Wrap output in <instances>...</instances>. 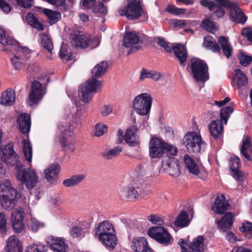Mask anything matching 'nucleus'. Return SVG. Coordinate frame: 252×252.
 <instances>
[{
	"label": "nucleus",
	"mask_w": 252,
	"mask_h": 252,
	"mask_svg": "<svg viewBox=\"0 0 252 252\" xmlns=\"http://www.w3.org/2000/svg\"><path fill=\"white\" fill-rule=\"evenodd\" d=\"M166 143L161 139L153 137L149 143V155L153 158H161L166 149Z\"/></svg>",
	"instance_id": "obj_11"
},
{
	"label": "nucleus",
	"mask_w": 252,
	"mask_h": 252,
	"mask_svg": "<svg viewBox=\"0 0 252 252\" xmlns=\"http://www.w3.org/2000/svg\"><path fill=\"white\" fill-rule=\"evenodd\" d=\"M60 168V165L58 163L55 162L50 165L44 170L45 179L51 183L56 182Z\"/></svg>",
	"instance_id": "obj_26"
},
{
	"label": "nucleus",
	"mask_w": 252,
	"mask_h": 252,
	"mask_svg": "<svg viewBox=\"0 0 252 252\" xmlns=\"http://www.w3.org/2000/svg\"><path fill=\"white\" fill-rule=\"evenodd\" d=\"M204 237L199 235L193 239L192 243L188 245L189 252H204L205 249Z\"/></svg>",
	"instance_id": "obj_29"
},
{
	"label": "nucleus",
	"mask_w": 252,
	"mask_h": 252,
	"mask_svg": "<svg viewBox=\"0 0 252 252\" xmlns=\"http://www.w3.org/2000/svg\"><path fill=\"white\" fill-rule=\"evenodd\" d=\"M40 39L42 47L46 49L49 53H52L53 45L50 37L45 33H42L40 35Z\"/></svg>",
	"instance_id": "obj_48"
},
{
	"label": "nucleus",
	"mask_w": 252,
	"mask_h": 252,
	"mask_svg": "<svg viewBox=\"0 0 252 252\" xmlns=\"http://www.w3.org/2000/svg\"><path fill=\"white\" fill-rule=\"evenodd\" d=\"M184 138V144L189 153L197 154L202 147H204L205 143L202 141L201 136L195 131L188 132Z\"/></svg>",
	"instance_id": "obj_8"
},
{
	"label": "nucleus",
	"mask_w": 252,
	"mask_h": 252,
	"mask_svg": "<svg viewBox=\"0 0 252 252\" xmlns=\"http://www.w3.org/2000/svg\"><path fill=\"white\" fill-rule=\"evenodd\" d=\"M23 153L26 159L30 162H32V145L29 140L24 139L23 140Z\"/></svg>",
	"instance_id": "obj_44"
},
{
	"label": "nucleus",
	"mask_w": 252,
	"mask_h": 252,
	"mask_svg": "<svg viewBox=\"0 0 252 252\" xmlns=\"http://www.w3.org/2000/svg\"><path fill=\"white\" fill-rule=\"evenodd\" d=\"M229 204L223 194L218 195L216 198L212 210L214 213L222 215L228 209Z\"/></svg>",
	"instance_id": "obj_22"
},
{
	"label": "nucleus",
	"mask_w": 252,
	"mask_h": 252,
	"mask_svg": "<svg viewBox=\"0 0 252 252\" xmlns=\"http://www.w3.org/2000/svg\"><path fill=\"white\" fill-rule=\"evenodd\" d=\"M163 165L166 166L165 168L169 173L172 176H178L180 174V171L178 163L173 157H168L165 158L163 161Z\"/></svg>",
	"instance_id": "obj_24"
},
{
	"label": "nucleus",
	"mask_w": 252,
	"mask_h": 252,
	"mask_svg": "<svg viewBox=\"0 0 252 252\" xmlns=\"http://www.w3.org/2000/svg\"><path fill=\"white\" fill-rule=\"evenodd\" d=\"M0 44L2 45H10L13 50L17 51L13 58L10 59L12 65L16 70H19L22 66L20 59L27 61L31 58L32 51L27 47L20 46V43L8 35L5 31L0 28Z\"/></svg>",
	"instance_id": "obj_3"
},
{
	"label": "nucleus",
	"mask_w": 252,
	"mask_h": 252,
	"mask_svg": "<svg viewBox=\"0 0 252 252\" xmlns=\"http://www.w3.org/2000/svg\"><path fill=\"white\" fill-rule=\"evenodd\" d=\"M119 194L122 198L134 200L138 196V192L132 186L122 188L119 190Z\"/></svg>",
	"instance_id": "obj_34"
},
{
	"label": "nucleus",
	"mask_w": 252,
	"mask_h": 252,
	"mask_svg": "<svg viewBox=\"0 0 252 252\" xmlns=\"http://www.w3.org/2000/svg\"><path fill=\"white\" fill-rule=\"evenodd\" d=\"M2 153L1 159L6 165L11 166L16 165V177L21 184L29 190L33 188L38 182L37 173L31 168H23L22 165L18 164L19 157L13 149V144L9 143L5 145Z\"/></svg>",
	"instance_id": "obj_1"
},
{
	"label": "nucleus",
	"mask_w": 252,
	"mask_h": 252,
	"mask_svg": "<svg viewBox=\"0 0 252 252\" xmlns=\"http://www.w3.org/2000/svg\"><path fill=\"white\" fill-rule=\"evenodd\" d=\"M48 247L45 244H32L29 246L26 252H46Z\"/></svg>",
	"instance_id": "obj_49"
},
{
	"label": "nucleus",
	"mask_w": 252,
	"mask_h": 252,
	"mask_svg": "<svg viewBox=\"0 0 252 252\" xmlns=\"http://www.w3.org/2000/svg\"><path fill=\"white\" fill-rule=\"evenodd\" d=\"M17 123L20 131L22 133H28L30 132L31 122L29 114L25 113H21L17 118Z\"/></svg>",
	"instance_id": "obj_25"
},
{
	"label": "nucleus",
	"mask_w": 252,
	"mask_h": 252,
	"mask_svg": "<svg viewBox=\"0 0 252 252\" xmlns=\"http://www.w3.org/2000/svg\"><path fill=\"white\" fill-rule=\"evenodd\" d=\"M112 232H115V229L112 224L107 220H103L99 223L95 228V237L98 239Z\"/></svg>",
	"instance_id": "obj_20"
},
{
	"label": "nucleus",
	"mask_w": 252,
	"mask_h": 252,
	"mask_svg": "<svg viewBox=\"0 0 252 252\" xmlns=\"http://www.w3.org/2000/svg\"><path fill=\"white\" fill-rule=\"evenodd\" d=\"M148 40V37L147 35L143 34L138 35L135 32H126L124 36L123 45L126 48H129L133 45L139 43H143Z\"/></svg>",
	"instance_id": "obj_12"
},
{
	"label": "nucleus",
	"mask_w": 252,
	"mask_h": 252,
	"mask_svg": "<svg viewBox=\"0 0 252 252\" xmlns=\"http://www.w3.org/2000/svg\"><path fill=\"white\" fill-rule=\"evenodd\" d=\"M0 8L6 14L11 10V6L5 0H0Z\"/></svg>",
	"instance_id": "obj_64"
},
{
	"label": "nucleus",
	"mask_w": 252,
	"mask_h": 252,
	"mask_svg": "<svg viewBox=\"0 0 252 252\" xmlns=\"http://www.w3.org/2000/svg\"><path fill=\"white\" fill-rule=\"evenodd\" d=\"M241 231L245 233L246 237L250 239L252 237V223L249 221H245L240 227Z\"/></svg>",
	"instance_id": "obj_50"
},
{
	"label": "nucleus",
	"mask_w": 252,
	"mask_h": 252,
	"mask_svg": "<svg viewBox=\"0 0 252 252\" xmlns=\"http://www.w3.org/2000/svg\"><path fill=\"white\" fill-rule=\"evenodd\" d=\"M137 130V128L134 126H130L126 129L124 139L129 146L133 147L138 145V142L136 140Z\"/></svg>",
	"instance_id": "obj_30"
},
{
	"label": "nucleus",
	"mask_w": 252,
	"mask_h": 252,
	"mask_svg": "<svg viewBox=\"0 0 252 252\" xmlns=\"http://www.w3.org/2000/svg\"><path fill=\"white\" fill-rule=\"evenodd\" d=\"M189 68L197 82H205L209 79L208 67L204 61L198 58L191 59Z\"/></svg>",
	"instance_id": "obj_6"
},
{
	"label": "nucleus",
	"mask_w": 252,
	"mask_h": 252,
	"mask_svg": "<svg viewBox=\"0 0 252 252\" xmlns=\"http://www.w3.org/2000/svg\"><path fill=\"white\" fill-rule=\"evenodd\" d=\"M234 109L231 106H228L222 108L220 113V120L221 123L226 125L229 118L231 114L233 112Z\"/></svg>",
	"instance_id": "obj_47"
},
{
	"label": "nucleus",
	"mask_w": 252,
	"mask_h": 252,
	"mask_svg": "<svg viewBox=\"0 0 252 252\" xmlns=\"http://www.w3.org/2000/svg\"><path fill=\"white\" fill-rule=\"evenodd\" d=\"M70 235L73 238H82L88 233V230L79 226H73L69 231Z\"/></svg>",
	"instance_id": "obj_46"
},
{
	"label": "nucleus",
	"mask_w": 252,
	"mask_h": 252,
	"mask_svg": "<svg viewBox=\"0 0 252 252\" xmlns=\"http://www.w3.org/2000/svg\"><path fill=\"white\" fill-rule=\"evenodd\" d=\"M43 226V223H40L36 220L32 219L31 221V230L34 232H37L39 228Z\"/></svg>",
	"instance_id": "obj_63"
},
{
	"label": "nucleus",
	"mask_w": 252,
	"mask_h": 252,
	"mask_svg": "<svg viewBox=\"0 0 252 252\" xmlns=\"http://www.w3.org/2000/svg\"><path fill=\"white\" fill-rule=\"evenodd\" d=\"M85 175L83 174L75 175L69 179L64 180L63 184L66 187L75 186L80 183L85 179Z\"/></svg>",
	"instance_id": "obj_39"
},
{
	"label": "nucleus",
	"mask_w": 252,
	"mask_h": 252,
	"mask_svg": "<svg viewBox=\"0 0 252 252\" xmlns=\"http://www.w3.org/2000/svg\"><path fill=\"white\" fill-rule=\"evenodd\" d=\"M12 226L14 231L16 233H20L23 230L24 225L23 221H11Z\"/></svg>",
	"instance_id": "obj_60"
},
{
	"label": "nucleus",
	"mask_w": 252,
	"mask_h": 252,
	"mask_svg": "<svg viewBox=\"0 0 252 252\" xmlns=\"http://www.w3.org/2000/svg\"><path fill=\"white\" fill-rule=\"evenodd\" d=\"M43 95L42 84L39 81L34 80L32 83L31 90L29 95L30 105L32 106L39 103Z\"/></svg>",
	"instance_id": "obj_14"
},
{
	"label": "nucleus",
	"mask_w": 252,
	"mask_h": 252,
	"mask_svg": "<svg viewBox=\"0 0 252 252\" xmlns=\"http://www.w3.org/2000/svg\"><path fill=\"white\" fill-rule=\"evenodd\" d=\"M46 242L54 252H67L68 249L63 238L50 236L46 238Z\"/></svg>",
	"instance_id": "obj_13"
},
{
	"label": "nucleus",
	"mask_w": 252,
	"mask_h": 252,
	"mask_svg": "<svg viewBox=\"0 0 252 252\" xmlns=\"http://www.w3.org/2000/svg\"><path fill=\"white\" fill-rule=\"evenodd\" d=\"M5 249L7 252H23L22 244L14 236H11L8 238Z\"/></svg>",
	"instance_id": "obj_32"
},
{
	"label": "nucleus",
	"mask_w": 252,
	"mask_h": 252,
	"mask_svg": "<svg viewBox=\"0 0 252 252\" xmlns=\"http://www.w3.org/2000/svg\"><path fill=\"white\" fill-rule=\"evenodd\" d=\"M158 42L157 44L160 46L162 47L164 49L169 53H172V46H170V43L166 41L165 39L163 37H158L157 38Z\"/></svg>",
	"instance_id": "obj_56"
},
{
	"label": "nucleus",
	"mask_w": 252,
	"mask_h": 252,
	"mask_svg": "<svg viewBox=\"0 0 252 252\" xmlns=\"http://www.w3.org/2000/svg\"><path fill=\"white\" fill-rule=\"evenodd\" d=\"M131 247L136 252H156L148 246L146 239L143 237L134 238Z\"/></svg>",
	"instance_id": "obj_19"
},
{
	"label": "nucleus",
	"mask_w": 252,
	"mask_h": 252,
	"mask_svg": "<svg viewBox=\"0 0 252 252\" xmlns=\"http://www.w3.org/2000/svg\"><path fill=\"white\" fill-rule=\"evenodd\" d=\"M172 51L176 58L179 61L180 64L185 66L188 56L186 47L180 43H175L172 45Z\"/></svg>",
	"instance_id": "obj_15"
},
{
	"label": "nucleus",
	"mask_w": 252,
	"mask_h": 252,
	"mask_svg": "<svg viewBox=\"0 0 252 252\" xmlns=\"http://www.w3.org/2000/svg\"><path fill=\"white\" fill-rule=\"evenodd\" d=\"M122 151V148L120 146H117L111 150L102 153L101 155L105 159H111L119 155Z\"/></svg>",
	"instance_id": "obj_45"
},
{
	"label": "nucleus",
	"mask_w": 252,
	"mask_h": 252,
	"mask_svg": "<svg viewBox=\"0 0 252 252\" xmlns=\"http://www.w3.org/2000/svg\"><path fill=\"white\" fill-rule=\"evenodd\" d=\"M152 101L150 94L142 93L134 97L132 101V107L139 115L147 116L150 114Z\"/></svg>",
	"instance_id": "obj_5"
},
{
	"label": "nucleus",
	"mask_w": 252,
	"mask_h": 252,
	"mask_svg": "<svg viewBox=\"0 0 252 252\" xmlns=\"http://www.w3.org/2000/svg\"><path fill=\"white\" fill-rule=\"evenodd\" d=\"M143 12L139 2L135 0H129L127 5L120 11V14L125 16L129 20H134L140 17Z\"/></svg>",
	"instance_id": "obj_10"
},
{
	"label": "nucleus",
	"mask_w": 252,
	"mask_h": 252,
	"mask_svg": "<svg viewBox=\"0 0 252 252\" xmlns=\"http://www.w3.org/2000/svg\"><path fill=\"white\" fill-rule=\"evenodd\" d=\"M148 234L151 238L164 246L171 244L173 240L168 230L160 226H155L150 228Z\"/></svg>",
	"instance_id": "obj_9"
},
{
	"label": "nucleus",
	"mask_w": 252,
	"mask_h": 252,
	"mask_svg": "<svg viewBox=\"0 0 252 252\" xmlns=\"http://www.w3.org/2000/svg\"><path fill=\"white\" fill-rule=\"evenodd\" d=\"M240 153L248 161H252V144L250 136H243L240 147Z\"/></svg>",
	"instance_id": "obj_21"
},
{
	"label": "nucleus",
	"mask_w": 252,
	"mask_h": 252,
	"mask_svg": "<svg viewBox=\"0 0 252 252\" xmlns=\"http://www.w3.org/2000/svg\"><path fill=\"white\" fill-rule=\"evenodd\" d=\"M107 129V126L106 125L97 124L95 126V130L94 131V135L96 136H100L106 131Z\"/></svg>",
	"instance_id": "obj_59"
},
{
	"label": "nucleus",
	"mask_w": 252,
	"mask_h": 252,
	"mask_svg": "<svg viewBox=\"0 0 252 252\" xmlns=\"http://www.w3.org/2000/svg\"><path fill=\"white\" fill-rule=\"evenodd\" d=\"M24 216V212L23 209H15L11 214V221H23Z\"/></svg>",
	"instance_id": "obj_53"
},
{
	"label": "nucleus",
	"mask_w": 252,
	"mask_h": 252,
	"mask_svg": "<svg viewBox=\"0 0 252 252\" xmlns=\"http://www.w3.org/2000/svg\"><path fill=\"white\" fill-rule=\"evenodd\" d=\"M218 41L220 45V51H222L223 55L228 59L232 55L233 49L227 37L224 36H219Z\"/></svg>",
	"instance_id": "obj_33"
},
{
	"label": "nucleus",
	"mask_w": 252,
	"mask_h": 252,
	"mask_svg": "<svg viewBox=\"0 0 252 252\" xmlns=\"http://www.w3.org/2000/svg\"><path fill=\"white\" fill-rule=\"evenodd\" d=\"M108 67L106 61H102L95 65L92 70V78L87 81L85 84L81 85L78 92L81 98L85 103L89 102L92 99L94 94L100 90L102 82L96 79L104 74Z\"/></svg>",
	"instance_id": "obj_2"
},
{
	"label": "nucleus",
	"mask_w": 252,
	"mask_h": 252,
	"mask_svg": "<svg viewBox=\"0 0 252 252\" xmlns=\"http://www.w3.org/2000/svg\"><path fill=\"white\" fill-rule=\"evenodd\" d=\"M233 214L227 212L220 220H217V223L220 229L225 230L231 228L233 223Z\"/></svg>",
	"instance_id": "obj_35"
},
{
	"label": "nucleus",
	"mask_w": 252,
	"mask_h": 252,
	"mask_svg": "<svg viewBox=\"0 0 252 252\" xmlns=\"http://www.w3.org/2000/svg\"><path fill=\"white\" fill-rule=\"evenodd\" d=\"M184 161L186 168L189 172L193 174L197 175L200 173L198 166L195 161L189 155L186 154L184 156Z\"/></svg>",
	"instance_id": "obj_36"
},
{
	"label": "nucleus",
	"mask_w": 252,
	"mask_h": 252,
	"mask_svg": "<svg viewBox=\"0 0 252 252\" xmlns=\"http://www.w3.org/2000/svg\"><path fill=\"white\" fill-rule=\"evenodd\" d=\"M17 193L0 195V204L6 210H11L17 202Z\"/></svg>",
	"instance_id": "obj_23"
},
{
	"label": "nucleus",
	"mask_w": 252,
	"mask_h": 252,
	"mask_svg": "<svg viewBox=\"0 0 252 252\" xmlns=\"http://www.w3.org/2000/svg\"><path fill=\"white\" fill-rule=\"evenodd\" d=\"M242 35L246 37L247 39L252 43V28H244L241 32Z\"/></svg>",
	"instance_id": "obj_61"
},
{
	"label": "nucleus",
	"mask_w": 252,
	"mask_h": 252,
	"mask_svg": "<svg viewBox=\"0 0 252 252\" xmlns=\"http://www.w3.org/2000/svg\"><path fill=\"white\" fill-rule=\"evenodd\" d=\"M238 59L240 64L244 67L248 66L252 62V57L242 52L240 53Z\"/></svg>",
	"instance_id": "obj_52"
},
{
	"label": "nucleus",
	"mask_w": 252,
	"mask_h": 252,
	"mask_svg": "<svg viewBox=\"0 0 252 252\" xmlns=\"http://www.w3.org/2000/svg\"><path fill=\"white\" fill-rule=\"evenodd\" d=\"M161 75L159 72L148 70L144 68L141 71L139 79L143 80L146 78H151L156 81H158L160 78Z\"/></svg>",
	"instance_id": "obj_40"
},
{
	"label": "nucleus",
	"mask_w": 252,
	"mask_h": 252,
	"mask_svg": "<svg viewBox=\"0 0 252 252\" xmlns=\"http://www.w3.org/2000/svg\"><path fill=\"white\" fill-rule=\"evenodd\" d=\"M189 222L188 213L187 211L183 210L176 218L174 224L176 227L182 228L188 226Z\"/></svg>",
	"instance_id": "obj_38"
},
{
	"label": "nucleus",
	"mask_w": 252,
	"mask_h": 252,
	"mask_svg": "<svg viewBox=\"0 0 252 252\" xmlns=\"http://www.w3.org/2000/svg\"><path fill=\"white\" fill-rule=\"evenodd\" d=\"M229 9V17L232 21L241 24H244L246 23L247 20V17L239 7L237 3H235Z\"/></svg>",
	"instance_id": "obj_18"
},
{
	"label": "nucleus",
	"mask_w": 252,
	"mask_h": 252,
	"mask_svg": "<svg viewBox=\"0 0 252 252\" xmlns=\"http://www.w3.org/2000/svg\"><path fill=\"white\" fill-rule=\"evenodd\" d=\"M71 43L75 47L86 48L88 46L90 34H84L77 31L71 34Z\"/></svg>",
	"instance_id": "obj_16"
},
{
	"label": "nucleus",
	"mask_w": 252,
	"mask_h": 252,
	"mask_svg": "<svg viewBox=\"0 0 252 252\" xmlns=\"http://www.w3.org/2000/svg\"><path fill=\"white\" fill-rule=\"evenodd\" d=\"M209 129L211 135L215 139L222 137L223 126L219 120L212 121L209 125Z\"/></svg>",
	"instance_id": "obj_28"
},
{
	"label": "nucleus",
	"mask_w": 252,
	"mask_h": 252,
	"mask_svg": "<svg viewBox=\"0 0 252 252\" xmlns=\"http://www.w3.org/2000/svg\"><path fill=\"white\" fill-rule=\"evenodd\" d=\"M114 233L112 232L98 239L100 242L109 250H114L117 244V237Z\"/></svg>",
	"instance_id": "obj_31"
},
{
	"label": "nucleus",
	"mask_w": 252,
	"mask_h": 252,
	"mask_svg": "<svg viewBox=\"0 0 252 252\" xmlns=\"http://www.w3.org/2000/svg\"><path fill=\"white\" fill-rule=\"evenodd\" d=\"M93 11L94 13H99L105 15L107 12V9L103 3H101L95 6Z\"/></svg>",
	"instance_id": "obj_62"
},
{
	"label": "nucleus",
	"mask_w": 252,
	"mask_h": 252,
	"mask_svg": "<svg viewBox=\"0 0 252 252\" xmlns=\"http://www.w3.org/2000/svg\"><path fill=\"white\" fill-rule=\"evenodd\" d=\"M201 27L204 30L210 32H213L216 30L215 25L214 23L209 20H205L203 21L201 24Z\"/></svg>",
	"instance_id": "obj_57"
},
{
	"label": "nucleus",
	"mask_w": 252,
	"mask_h": 252,
	"mask_svg": "<svg viewBox=\"0 0 252 252\" xmlns=\"http://www.w3.org/2000/svg\"><path fill=\"white\" fill-rule=\"evenodd\" d=\"M7 232V218L4 213L0 212V235Z\"/></svg>",
	"instance_id": "obj_54"
},
{
	"label": "nucleus",
	"mask_w": 252,
	"mask_h": 252,
	"mask_svg": "<svg viewBox=\"0 0 252 252\" xmlns=\"http://www.w3.org/2000/svg\"><path fill=\"white\" fill-rule=\"evenodd\" d=\"M200 0V4L207 8L212 12L211 16L214 19L222 18L225 12L224 8H230L236 3L230 1V0Z\"/></svg>",
	"instance_id": "obj_4"
},
{
	"label": "nucleus",
	"mask_w": 252,
	"mask_h": 252,
	"mask_svg": "<svg viewBox=\"0 0 252 252\" xmlns=\"http://www.w3.org/2000/svg\"><path fill=\"white\" fill-rule=\"evenodd\" d=\"M166 11L175 15H179L185 13V9L178 8L174 5H168L166 9Z\"/></svg>",
	"instance_id": "obj_55"
},
{
	"label": "nucleus",
	"mask_w": 252,
	"mask_h": 252,
	"mask_svg": "<svg viewBox=\"0 0 252 252\" xmlns=\"http://www.w3.org/2000/svg\"><path fill=\"white\" fill-rule=\"evenodd\" d=\"M43 13L48 17L51 24L56 23L61 18V14L60 12L48 9H44Z\"/></svg>",
	"instance_id": "obj_43"
},
{
	"label": "nucleus",
	"mask_w": 252,
	"mask_h": 252,
	"mask_svg": "<svg viewBox=\"0 0 252 252\" xmlns=\"http://www.w3.org/2000/svg\"><path fill=\"white\" fill-rule=\"evenodd\" d=\"M71 43L75 47L86 48L88 46L90 34H84L77 31L71 34Z\"/></svg>",
	"instance_id": "obj_17"
},
{
	"label": "nucleus",
	"mask_w": 252,
	"mask_h": 252,
	"mask_svg": "<svg viewBox=\"0 0 252 252\" xmlns=\"http://www.w3.org/2000/svg\"><path fill=\"white\" fill-rule=\"evenodd\" d=\"M59 128L61 129L62 133V137L60 140L62 148L69 150L70 152H73L74 150V140L71 137L73 134L74 126L69 123H65L63 125H60Z\"/></svg>",
	"instance_id": "obj_7"
},
{
	"label": "nucleus",
	"mask_w": 252,
	"mask_h": 252,
	"mask_svg": "<svg viewBox=\"0 0 252 252\" xmlns=\"http://www.w3.org/2000/svg\"><path fill=\"white\" fill-rule=\"evenodd\" d=\"M235 71L237 86L238 89H241L247 84V77L240 69H237Z\"/></svg>",
	"instance_id": "obj_41"
},
{
	"label": "nucleus",
	"mask_w": 252,
	"mask_h": 252,
	"mask_svg": "<svg viewBox=\"0 0 252 252\" xmlns=\"http://www.w3.org/2000/svg\"><path fill=\"white\" fill-rule=\"evenodd\" d=\"M241 166L240 159L237 156H234L231 158L229 162V168L231 170L240 169Z\"/></svg>",
	"instance_id": "obj_58"
},
{
	"label": "nucleus",
	"mask_w": 252,
	"mask_h": 252,
	"mask_svg": "<svg viewBox=\"0 0 252 252\" xmlns=\"http://www.w3.org/2000/svg\"><path fill=\"white\" fill-rule=\"evenodd\" d=\"M0 191L7 193V194L17 193L16 189L13 187L11 181L8 179L1 181L0 184Z\"/></svg>",
	"instance_id": "obj_42"
},
{
	"label": "nucleus",
	"mask_w": 252,
	"mask_h": 252,
	"mask_svg": "<svg viewBox=\"0 0 252 252\" xmlns=\"http://www.w3.org/2000/svg\"><path fill=\"white\" fill-rule=\"evenodd\" d=\"M15 101V92L11 88L3 92L0 97V104L3 106L12 105Z\"/></svg>",
	"instance_id": "obj_27"
},
{
	"label": "nucleus",
	"mask_w": 252,
	"mask_h": 252,
	"mask_svg": "<svg viewBox=\"0 0 252 252\" xmlns=\"http://www.w3.org/2000/svg\"><path fill=\"white\" fill-rule=\"evenodd\" d=\"M203 46L215 53H221L220 46L215 39L210 36L204 38Z\"/></svg>",
	"instance_id": "obj_37"
},
{
	"label": "nucleus",
	"mask_w": 252,
	"mask_h": 252,
	"mask_svg": "<svg viewBox=\"0 0 252 252\" xmlns=\"http://www.w3.org/2000/svg\"><path fill=\"white\" fill-rule=\"evenodd\" d=\"M48 3L55 5L58 9L62 11H66L67 6L65 3V0H45Z\"/></svg>",
	"instance_id": "obj_51"
}]
</instances>
